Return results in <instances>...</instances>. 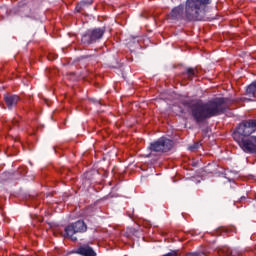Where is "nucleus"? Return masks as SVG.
Here are the masks:
<instances>
[{
  "instance_id": "nucleus-13",
  "label": "nucleus",
  "mask_w": 256,
  "mask_h": 256,
  "mask_svg": "<svg viewBox=\"0 0 256 256\" xmlns=\"http://www.w3.org/2000/svg\"><path fill=\"white\" fill-rule=\"evenodd\" d=\"M162 256H181V253L179 252V250H171L170 252Z\"/></svg>"
},
{
  "instance_id": "nucleus-8",
  "label": "nucleus",
  "mask_w": 256,
  "mask_h": 256,
  "mask_svg": "<svg viewBox=\"0 0 256 256\" xmlns=\"http://www.w3.org/2000/svg\"><path fill=\"white\" fill-rule=\"evenodd\" d=\"M19 96L13 94H6L4 95V101L7 105L8 109H13L19 103Z\"/></svg>"
},
{
  "instance_id": "nucleus-1",
  "label": "nucleus",
  "mask_w": 256,
  "mask_h": 256,
  "mask_svg": "<svg viewBox=\"0 0 256 256\" xmlns=\"http://www.w3.org/2000/svg\"><path fill=\"white\" fill-rule=\"evenodd\" d=\"M178 107L182 115L185 114L183 107L189 109L190 115L197 125L205 123L207 119H211L212 117H219V115L227 113L229 109L227 98L224 97H216L208 102L195 99L181 100Z\"/></svg>"
},
{
  "instance_id": "nucleus-15",
  "label": "nucleus",
  "mask_w": 256,
  "mask_h": 256,
  "mask_svg": "<svg viewBox=\"0 0 256 256\" xmlns=\"http://www.w3.org/2000/svg\"><path fill=\"white\" fill-rule=\"evenodd\" d=\"M186 256H205V253L201 251L188 252L186 253Z\"/></svg>"
},
{
  "instance_id": "nucleus-14",
  "label": "nucleus",
  "mask_w": 256,
  "mask_h": 256,
  "mask_svg": "<svg viewBox=\"0 0 256 256\" xmlns=\"http://www.w3.org/2000/svg\"><path fill=\"white\" fill-rule=\"evenodd\" d=\"M82 4V7L86 9V7H91L93 5V0H84L80 2Z\"/></svg>"
},
{
  "instance_id": "nucleus-10",
  "label": "nucleus",
  "mask_w": 256,
  "mask_h": 256,
  "mask_svg": "<svg viewBox=\"0 0 256 256\" xmlns=\"http://www.w3.org/2000/svg\"><path fill=\"white\" fill-rule=\"evenodd\" d=\"M79 61H97V54L82 55Z\"/></svg>"
},
{
  "instance_id": "nucleus-16",
  "label": "nucleus",
  "mask_w": 256,
  "mask_h": 256,
  "mask_svg": "<svg viewBox=\"0 0 256 256\" xmlns=\"http://www.w3.org/2000/svg\"><path fill=\"white\" fill-rule=\"evenodd\" d=\"M75 9H76L77 13H81V11H83V9H85V8H84L83 4L80 2L77 4Z\"/></svg>"
},
{
  "instance_id": "nucleus-12",
  "label": "nucleus",
  "mask_w": 256,
  "mask_h": 256,
  "mask_svg": "<svg viewBox=\"0 0 256 256\" xmlns=\"http://www.w3.org/2000/svg\"><path fill=\"white\" fill-rule=\"evenodd\" d=\"M199 147H201V142H195L194 144L190 145L188 149L192 152H195L197 149H199Z\"/></svg>"
},
{
  "instance_id": "nucleus-2",
  "label": "nucleus",
  "mask_w": 256,
  "mask_h": 256,
  "mask_svg": "<svg viewBox=\"0 0 256 256\" xmlns=\"http://www.w3.org/2000/svg\"><path fill=\"white\" fill-rule=\"evenodd\" d=\"M211 3L212 0H186L185 6L180 4L171 10L168 19H171V21H184L185 23L206 21L207 7Z\"/></svg>"
},
{
  "instance_id": "nucleus-11",
  "label": "nucleus",
  "mask_w": 256,
  "mask_h": 256,
  "mask_svg": "<svg viewBox=\"0 0 256 256\" xmlns=\"http://www.w3.org/2000/svg\"><path fill=\"white\" fill-rule=\"evenodd\" d=\"M223 233H229V229L226 227H218L214 232V237H221Z\"/></svg>"
},
{
  "instance_id": "nucleus-7",
  "label": "nucleus",
  "mask_w": 256,
  "mask_h": 256,
  "mask_svg": "<svg viewBox=\"0 0 256 256\" xmlns=\"http://www.w3.org/2000/svg\"><path fill=\"white\" fill-rule=\"evenodd\" d=\"M75 253L82 256H97L95 250H93V248L87 244L79 246Z\"/></svg>"
},
{
  "instance_id": "nucleus-17",
  "label": "nucleus",
  "mask_w": 256,
  "mask_h": 256,
  "mask_svg": "<svg viewBox=\"0 0 256 256\" xmlns=\"http://www.w3.org/2000/svg\"><path fill=\"white\" fill-rule=\"evenodd\" d=\"M19 124V120L17 118H14L12 120V125H18Z\"/></svg>"
},
{
  "instance_id": "nucleus-9",
  "label": "nucleus",
  "mask_w": 256,
  "mask_h": 256,
  "mask_svg": "<svg viewBox=\"0 0 256 256\" xmlns=\"http://www.w3.org/2000/svg\"><path fill=\"white\" fill-rule=\"evenodd\" d=\"M197 73H199V70H197V68L188 67L185 69L184 72H182V75H184V77H186V79H188L189 81H193V78L197 77Z\"/></svg>"
},
{
  "instance_id": "nucleus-18",
  "label": "nucleus",
  "mask_w": 256,
  "mask_h": 256,
  "mask_svg": "<svg viewBox=\"0 0 256 256\" xmlns=\"http://www.w3.org/2000/svg\"><path fill=\"white\" fill-rule=\"evenodd\" d=\"M243 200H245V197H244V196L241 197V201H243Z\"/></svg>"
},
{
  "instance_id": "nucleus-5",
  "label": "nucleus",
  "mask_w": 256,
  "mask_h": 256,
  "mask_svg": "<svg viewBox=\"0 0 256 256\" xmlns=\"http://www.w3.org/2000/svg\"><path fill=\"white\" fill-rule=\"evenodd\" d=\"M173 145V140L167 137H160L149 144L148 151L152 153H169L173 149Z\"/></svg>"
},
{
  "instance_id": "nucleus-4",
  "label": "nucleus",
  "mask_w": 256,
  "mask_h": 256,
  "mask_svg": "<svg viewBox=\"0 0 256 256\" xmlns=\"http://www.w3.org/2000/svg\"><path fill=\"white\" fill-rule=\"evenodd\" d=\"M106 31L107 28L105 27L88 29L82 34L81 43H83V45H94V43H99V41L103 39Z\"/></svg>"
},
{
  "instance_id": "nucleus-6",
  "label": "nucleus",
  "mask_w": 256,
  "mask_h": 256,
  "mask_svg": "<svg viewBox=\"0 0 256 256\" xmlns=\"http://www.w3.org/2000/svg\"><path fill=\"white\" fill-rule=\"evenodd\" d=\"M64 231L65 237L71 239V241H77V237L75 236L76 233H86L87 224H85V221L83 220H78L66 226Z\"/></svg>"
},
{
  "instance_id": "nucleus-3",
  "label": "nucleus",
  "mask_w": 256,
  "mask_h": 256,
  "mask_svg": "<svg viewBox=\"0 0 256 256\" xmlns=\"http://www.w3.org/2000/svg\"><path fill=\"white\" fill-rule=\"evenodd\" d=\"M256 132V119L246 120L239 124L233 133V139L238 143L244 153L256 155V136H251ZM249 137V138H245Z\"/></svg>"
},
{
  "instance_id": "nucleus-19",
  "label": "nucleus",
  "mask_w": 256,
  "mask_h": 256,
  "mask_svg": "<svg viewBox=\"0 0 256 256\" xmlns=\"http://www.w3.org/2000/svg\"><path fill=\"white\" fill-rule=\"evenodd\" d=\"M71 253H73V252H68L67 255H71Z\"/></svg>"
}]
</instances>
